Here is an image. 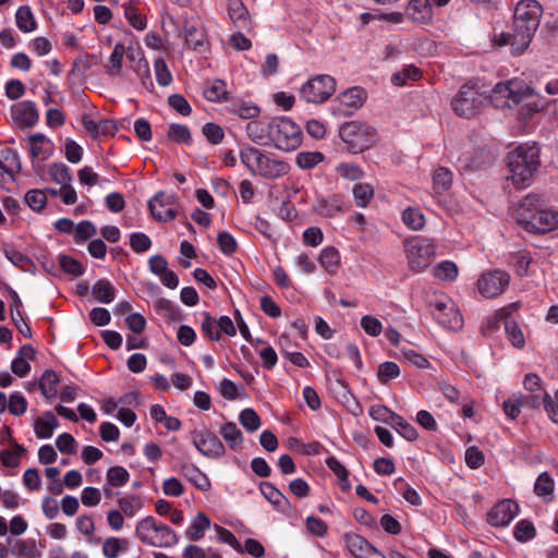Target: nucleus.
Wrapping results in <instances>:
<instances>
[{
    "label": "nucleus",
    "mask_w": 558,
    "mask_h": 558,
    "mask_svg": "<svg viewBox=\"0 0 558 558\" xmlns=\"http://www.w3.org/2000/svg\"><path fill=\"white\" fill-rule=\"evenodd\" d=\"M487 99L485 92H481L475 84L468 83L452 98L451 106L458 116L472 118L482 111ZM489 100L499 109L518 108V118L524 123L546 110L549 105L548 100L520 78L497 83L492 89Z\"/></svg>",
    "instance_id": "1"
},
{
    "label": "nucleus",
    "mask_w": 558,
    "mask_h": 558,
    "mask_svg": "<svg viewBox=\"0 0 558 558\" xmlns=\"http://www.w3.org/2000/svg\"><path fill=\"white\" fill-rule=\"evenodd\" d=\"M543 9L536 0H521L517 3L513 14V33L494 34V46L509 45L513 54H522L531 44L537 31Z\"/></svg>",
    "instance_id": "2"
},
{
    "label": "nucleus",
    "mask_w": 558,
    "mask_h": 558,
    "mask_svg": "<svg viewBox=\"0 0 558 558\" xmlns=\"http://www.w3.org/2000/svg\"><path fill=\"white\" fill-rule=\"evenodd\" d=\"M514 217L529 232L546 233L558 228V211L547 208L536 194H527L517 205Z\"/></svg>",
    "instance_id": "3"
},
{
    "label": "nucleus",
    "mask_w": 558,
    "mask_h": 558,
    "mask_svg": "<svg viewBox=\"0 0 558 558\" xmlns=\"http://www.w3.org/2000/svg\"><path fill=\"white\" fill-rule=\"evenodd\" d=\"M509 179L520 189L527 186L539 167V149L535 144H523L508 154Z\"/></svg>",
    "instance_id": "4"
},
{
    "label": "nucleus",
    "mask_w": 558,
    "mask_h": 558,
    "mask_svg": "<svg viewBox=\"0 0 558 558\" xmlns=\"http://www.w3.org/2000/svg\"><path fill=\"white\" fill-rule=\"evenodd\" d=\"M242 163L252 174L260 175L265 179H278L286 175L290 166L281 159L271 158L255 147H244L240 151Z\"/></svg>",
    "instance_id": "5"
},
{
    "label": "nucleus",
    "mask_w": 558,
    "mask_h": 558,
    "mask_svg": "<svg viewBox=\"0 0 558 558\" xmlns=\"http://www.w3.org/2000/svg\"><path fill=\"white\" fill-rule=\"evenodd\" d=\"M437 245L434 240L413 236L404 243L409 268L414 272L424 271L436 256Z\"/></svg>",
    "instance_id": "6"
},
{
    "label": "nucleus",
    "mask_w": 558,
    "mask_h": 558,
    "mask_svg": "<svg viewBox=\"0 0 558 558\" xmlns=\"http://www.w3.org/2000/svg\"><path fill=\"white\" fill-rule=\"evenodd\" d=\"M135 534L143 544L168 547L174 543V532L154 517H146L136 524Z\"/></svg>",
    "instance_id": "7"
},
{
    "label": "nucleus",
    "mask_w": 558,
    "mask_h": 558,
    "mask_svg": "<svg viewBox=\"0 0 558 558\" xmlns=\"http://www.w3.org/2000/svg\"><path fill=\"white\" fill-rule=\"evenodd\" d=\"M271 145L283 151L296 149L302 144L300 126L287 117L272 118Z\"/></svg>",
    "instance_id": "8"
},
{
    "label": "nucleus",
    "mask_w": 558,
    "mask_h": 558,
    "mask_svg": "<svg viewBox=\"0 0 558 558\" xmlns=\"http://www.w3.org/2000/svg\"><path fill=\"white\" fill-rule=\"evenodd\" d=\"M340 137L348 145V149L353 153H362L371 147L376 141V131L371 125L350 121L340 129Z\"/></svg>",
    "instance_id": "9"
},
{
    "label": "nucleus",
    "mask_w": 558,
    "mask_h": 558,
    "mask_svg": "<svg viewBox=\"0 0 558 558\" xmlns=\"http://www.w3.org/2000/svg\"><path fill=\"white\" fill-rule=\"evenodd\" d=\"M336 90L333 77L327 74L310 78L301 88V96L307 102L322 104Z\"/></svg>",
    "instance_id": "10"
},
{
    "label": "nucleus",
    "mask_w": 558,
    "mask_h": 558,
    "mask_svg": "<svg viewBox=\"0 0 558 558\" xmlns=\"http://www.w3.org/2000/svg\"><path fill=\"white\" fill-rule=\"evenodd\" d=\"M509 283V274L505 270L496 269L483 272L476 281V289L482 296L493 299L502 294Z\"/></svg>",
    "instance_id": "11"
},
{
    "label": "nucleus",
    "mask_w": 558,
    "mask_h": 558,
    "mask_svg": "<svg viewBox=\"0 0 558 558\" xmlns=\"http://www.w3.org/2000/svg\"><path fill=\"white\" fill-rule=\"evenodd\" d=\"M433 315L436 320L448 329H460L463 325V318L454 303L447 296L441 295L433 303Z\"/></svg>",
    "instance_id": "12"
},
{
    "label": "nucleus",
    "mask_w": 558,
    "mask_h": 558,
    "mask_svg": "<svg viewBox=\"0 0 558 558\" xmlns=\"http://www.w3.org/2000/svg\"><path fill=\"white\" fill-rule=\"evenodd\" d=\"M150 216L156 221H170L174 219V195L163 191L158 192L148 201Z\"/></svg>",
    "instance_id": "13"
},
{
    "label": "nucleus",
    "mask_w": 558,
    "mask_h": 558,
    "mask_svg": "<svg viewBox=\"0 0 558 558\" xmlns=\"http://www.w3.org/2000/svg\"><path fill=\"white\" fill-rule=\"evenodd\" d=\"M193 444L202 454L208 458H219L225 454L222 442L208 430L194 432Z\"/></svg>",
    "instance_id": "14"
},
{
    "label": "nucleus",
    "mask_w": 558,
    "mask_h": 558,
    "mask_svg": "<svg viewBox=\"0 0 558 558\" xmlns=\"http://www.w3.org/2000/svg\"><path fill=\"white\" fill-rule=\"evenodd\" d=\"M184 39L189 48L204 52L208 47L207 36L203 23L198 17L192 16L184 25Z\"/></svg>",
    "instance_id": "15"
},
{
    "label": "nucleus",
    "mask_w": 558,
    "mask_h": 558,
    "mask_svg": "<svg viewBox=\"0 0 558 558\" xmlns=\"http://www.w3.org/2000/svg\"><path fill=\"white\" fill-rule=\"evenodd\" d=\"M519 506L511 499L498 502L488 512V522L493 526H507L518 515Z\"/></svg>",
    "instance_id": "16"
},
{
    "label": "nucleus",
    "mask_w": 558,
    "mask_h": 558,
    "mask_svg": "<svg viewBox=\"0 0 558 558\" xmlns=\"http://www.w3.org/2000/svg\"><path fill=\"white\" fill-rule=\"evenodd\" d=\"M271 120H253L246 125V134L251 141L258 145H271Z\"/></svg>",
    "instance_id": "17"
},
{
    "label": "nucleus",
    "mask_w": 558,
    "mask_h": 558,
    "mask_svg": "<svg viewBox=\"0 0 558 558\" xmlns=\"http://www.w3.org/2000/svg\"><path fill=\"white\" fill-rule=\"evenodd\" d=\"M13 119L23 126H33L38 121L36 106L31 100L20 101L12 106Z\"/></svg>",
    "instance_id": "18"
},
{
    "label": "nucleus",
    "mask_w": 558,
    "mask_h": 558,
    "mask_svg": "<svg viewBox=\"0 0 558 558\" xmlns=\"http://www.w3.org/2000/svg\"><path fill=\"white\" fill-rule=\"evenodd\" d=\"M366 99V92L361 87H352L341 93L338 97L341 110L344 114H351L361 108Z\"/></svg>",
    "instance_id": "19"
},
{
    "label": "nucleus",
    "mask_w": 558,
    "mask_h": 558,
    "mask_svg": "<svg viewBox=\"0 0 558 558\" xmlns=\"http://www.w3.org/2000/svg\"><path fill=\"white\" fill-rule=\"evenodd\" d=\"M348 548L355 558H385L381 553L360 535L348 538Z\"/></svg>",
    "instance_id": "20"
},
{
    "label": "nucleus",
    "mask_w": 558,
    "mask_h": 558,
    "mask_svg": "<svg viewBox=\"0 0 558 558\" xmlns=\"http://www.w3.org/2000/svg\"><path fill=\"white\" fill-rule=\"evenodd\" d=\"M407 13L409 17L420 24H427L433 20V11L429 0H411Z\"/></svg>",
    "instance_id": "21"
},
{
    "label": "nucleus",
    "mask_w": 558,
    "mask_h": 558,
    "mask_svg": "<svg viewBox=\"0 0 558 558\" xmlns=\"http://www.w3.org/2000/svg\"><path fill=\"white\" fill-rule=\"evenodd\" d=\"M29 155L32 158L46 160L51 155V142L40 133L33 134L28 137Z\"/></svg>",
    "instance_id": "22"
},
{
    "label": "nucleus",
    "mask_w": 558,
    "mask_h": 558,
    "mask_svg": "<svg viewBox=\"0 0 558 558\" xmlns=\"http://www.w3.org/2000/svg\"><path fill=\"white\" fill-rule=\"evenodd\" d=\"M531 402L532 407H538V396L535 395L531 398H526L523 396H512L508 400L504 402V412L507 417L514 420L519 416L521 412V408Z\"/></svg>",
    "instance_id": "23"
},
{
    "label": "nucleus",
    "mask_w": 558,
    "mask_h": 558,
    "mask_svg": "<svg viewBox=\"0 0 558 558\" xmlns=\"http://www.w3.org/2000/svg\"><path fill=\"white\" fill-rule=\"evenodd\" d=\"M57 427L58 420L50 411L45 412L44 415L36 418L34 423V432L39 439L50 438Z\"/></svg>",
    "instance_id": "24"
},
{
    "label": "nucleus",
    "mask_w": 558,
    "mask_h": 558,
    "mask_svg": "<svg viewBox=\"0 0 558 558\" xmlns=\"http://www.w3.org/2000/svg\"><path fill=\"white\" fill-rule=\"evenodd\" d=\"M508 311L509 308L500 310L499 316L505 317L504 324L508 340L512 343L513 347L521 349L525 344L524 335L517 322L507 318Z\"/></svg>",
    "instance_id": "25"
},
{
    "label": "nucleus",
    "mask_w": 558,
    "mask_h": 558,
    "mask_svg": "<svg viewBox=\"0 0 558 558\" xmlns=\"http://www.w3.org/2000/svg\"><path fill=\"white\" fill-rule=\"evenodd\" d=\"M60 384L59 375L52 369H46L38 381L41 395L47 399H53L58 395Z\"/></svg>",
    "instance_id": "26"
},
{
    "label": "nucleus",
    "mask_w": 558,
    "mask_h": 558,
    "mask_svg": "<svg viewBox=\"0 0 558 558\" xmlns=\"http://www.w3.org/2000/svg\"><path fill=\"white\" fill-rule=\"evenodd\" d=\"M315 211L323 217H335L342 213L340 198L336 195L330 197H320L314 206Z\"/></svg>",
    "instance_id": "27"
},
{
    "label": "nucleus",
    "mask_w": 558,
    "mask_h": 558,
    "mask_svg": "<svg viewBox=\"0 0 558 558\" xmlns=\"http://www.w3.org/2000/svg\"><path fill=\"white\" fill-rule=\"evenodd\" d=\"M16 558H40L41 553L37 549L34 538L17 539L10 549Z\"/></svg>",
    "instance_id": "28"
},
{
    "label": "nucleus",
    "mask_w": 558,
    "mask_h": 558,
    "mask_svg": "<svg viewBox=\"0 0 558 558\" xmlns=\"http://www.w3.org/2000/svg\"><path fill=\"white\" fill-rule=\"evenodd\" d=\"M138 3V1L131 0L123 4L124 16L132 27L143 31L146 28L147 21L146 16L140 11Z\"/></svg>",
    "instance_id": "29"
},
{
    "label": "nucleus",
    "mask_w": 558,
    "mask_h": 558,
    "mask_svg": "<svg viewBox=\"0 0 558 558\" xmlns=\"http://www.w3.org/2000/svg\"><path fill=\"white\" fill-rule=\"evenodd\" d=\"M0 169L11 175L21 171L20 156L15 149L7 147L0 151Z\"/></svg>",
    "instance_id": "30"
},
{
    "label": "nucleus",
    "mask_w": 558,
    "mask_h": 558,
    "mask_svg": "<svg viewBox=\"0 0 558 558\" xmlns=\"http://www.w3.org/2000/svg\"><path fill=\"white\" fill-rule=\"evenodd\" d=\"M96 301L105 304L111 303L116 298V289L108 279L97 280L92 288Z\"/></svg>",
    "instance_id": "31"
},
{
    "label": "nucleus",
    "mask_w": 558,
    "mask_h": 558,
    "mask_svg": "<svg viewBox=\"0 0 558 558\" xmlns=\"http://www.w3.org/2000/svg\"><path fill=\"white\" fill-rule=\"evenodd\" d=\"M554 478L547 472L541 473L534 484V493L538 497L543 498L544 501L548 502L551 501L554 498Z\"/></svg>",
    "instance_id": "32"
},
{
    "label": "nucleus",
    "mask_w": 558,
    "mask_h": 558,
    "mask_svg": "<svg viewBox=\"0 0 558 558\" xmlns=\"http://www.w3.org/2000/svg\"><path fill=\"white\" fill-rule=\"evenodd\" d=\"M210 527V520L209 518L203 513L199 512L196 514V517L192 520L191 524L185 531V535L191 541H198L201 539L205 531Z\"/></svg>",
    "instance_id": "33"
},
{
    "label": "nucleus",
    "mask_w": 558,
    "mask_h": 558,
    "mask_svg": "<svg viewBox=\"0 0 558 558\" xmlns=\"http://www.w3.org/2000/svg\"><path fill=\"white\" fill-rule=\"evenodd\" d=\"M182 475L191 482L193 485H195L198 489L206 492L210 488V481L204 474L201 472L196 466L192 464L183 465L181 469Z\"/></svg>",
    "instance_id": "34"
},
{
    "label": "nucleus",
    "mask_w": 558,
    "mask_h": 558,
    "mask_svg": "<svg viewBox=\"0 0 558 558\" xmlns=\"http://www.w3.org/2000/svg\"><path fill=\"white\" fill-rule=\"evenodd\" d=\"M16 26L23 33H31L37 28V22L28 5H21L15 13Z\"/></svg>",
    "instance_id": "35"
},
{
    "label": "nucleus",
    "mask_w": 558,
    "mask_h": 558,
    "mask_svg": "<svg viewBox=\"0 0 558 558\" xmlns=\"http://www.w3.org/2000/svg\"><path fill=\"white\" fill-rule=\"evenodd\" d=\"M229 111L241 119H254L260 112L257 105L246 100L232 101L229 106Z\"/></svg>",
    "instance_id": "36"
},
{
    "label": "nucleus",
    "mask_w": 558,
    "mask_h": 558,
    "mask_svg": "<svg viewBox=\"0 0 558 558\" xmlns=\"http://www.w3.org/2000/svg\"><path fill=\"white\" fill-rule=\"evenodd\" d=\"M204 97L213 102H222L228 100L227 84L225 81L215 80L204 88Z\"/></svg>",
    "instance_id": "37"
},
{
    "label": "nucleus",
    "mask_w": 558,
    "mask_h": 558,
    "mask_svg": "<svg viewBox=\"0 0 558 558\" xmlns=\"http://www.w3.org/2000/svg\"><path fill=\"white\" fill-rule=\"evenodd\" d=\"M402 222L413 231H420L425 226V216L424 214L416 207H408L402 211L401 215Z\"/></svg>",
    "instance_id": "38"
},
{
    "label": "nucleus",
    "mask_w": 558,
    "mask_h": 558,
    "mask_svg": "<svg viewBox=\"0 0 558 558\" xmlns=\"http://www.w3.org/2000/svg\"><path fill=\"white\" fill-rule=\"evenodd\" d=\"M352 194L355 205L366 208L375 196V190L369 183H356L352 189Z\"/></svg>",
    "instance_id": "39"
},
{
    "label": "nucleus",
    "mask_w": 558,
    "mask_h": 558,
    "mask_svg": "<svg viewBox=\"0 0 558 558\" xmlns=\"http://www.w3.org/2000/svg\"><path fill=\"white\" fill-rule=\"evenodd\" d=\"M452 172L444 167L435 170L433 174V190L436 194L440 195L447 192L452 184Z\"/></svg>",
    "instance_id": "40"
},
{
    "label": "nucleus",
    "mask_w": 558,
    "mask_h": 558,
    "mask_svg": "<svg viewBox=\"0 0 558 558\" xmlns=\"http://www.w3.org/2000/svg\"><path fill=\"white\" fill-rule=\"evenodd\" d=\"M125 53L124 45L118 43L109 57V63L105 65L106 73L110 76L120 74L122 69L123 57Z\"/></svg>",
    "instance_id": "41"
},
{
    "label": "nucleus",
    "mask_w": 558,
    "mask_h": 558,
    "mask_svg": "<svg viewBox=\"0 0 558 558\" xmlns=\"http://www.w3.org/2000/svg\"><path fill=\"white\" fill-rule=\"evenodd\" d=\"M129 542L125 538L108 537L102 545V554L106 558H118L121 551H126Z\"/></svg>",
    "instance_id": "42"
},
{
    "label": "nucleus",
    "mask_w": 558,
    "mask_h": 558,
    "mask_svg": "<svg viewBox=\"0 0 558 558\" xmlns=\"http://www.w3.org/2000/svg\"><path fill=\"white\" fill-rule=\"evenodd\" d=\"M13 450L2 449L0 451V461L7 468H16L20 464L21 456L24 453L25 448L12 440Z\"/></svg>",
    "instance_id": "43"
},
{
    "label": "nucleus",
    "mask_w": 558,
    "mask_h": 558,
    "mask_svg": "<svg viewBox=\"0 0 558 558\" xmlns=\"http://www.w3.org/2000/svg\"><path fill=\"white\" fill-rule=\"evenodd\" d=\"M319 263L329 274H335L340 263V254L332 246L325 247L319 255Z\"/></svg>",
    "instance_id": "44"
},
{
    "label": "nucleus",
    "mask_w": 558,
    "mask_h": 558,
    "mask_svg": "<svg viewBox=\"0 0 558 558\" xmlns=\"http://www.w3.org/2000/svg\"><path fill=\"white\" fill-rule=\"evenodd\" d=\"M228 14L236 26H245L248 12L241 0H229Z\"/></svg>",
    "instance_id": "45"
},
{
    "label": "nucleus",
    "mask_w": 558,
    "mask_h": 558,
    "mask_svg": "<svg viewBox=\"0 0 558 558\" xmlns=\"http://www.w3.org/2000/svg\"><path fill=\"white\" fill-rule=\"evenodd\" d=\"M129 480L130 473L123 466L114 465L107 470L106 482L108 486L121 487L124 486Z\"/></svg>",
    "instance_id": "46"
},
{
    "label": "nucleus",
    "mask_w": 558,
    "mask_h": 558,
    "mask_svg": "<svg viewBox=\"0 0 558 558\" xmlns=\"http://www.w3.org/2000/svg\"><path fill=\"white\" fill-rule=\"evenodd\" d=\"M50 179L62 186L72 181L70 168L63 162H53L48 168Z\"/></svg>",
    "instance_id": "47"
},
{
    "label": "nucleus",
    "mask_w": 558,
    "mask_h": 558,
    "mask_svg": "<svg viewBox=\"0 0 558 558\" xmlns=\"http://www.w3.org/2000/svg\"><path fill=\"white\" fill-rule=\"evenodd\" d=\"M220 435L226 440V442L229 445V447L233 450L236 449L243 441L241 430L232 422L226 423L220 428Z\"/></svg>",
    "instance_id": "48"
},
{
    "label": "nucleus",
    "mask_w": 558,
    "mask_h": 558,
    "mask_svg": "<svg viewBox=\"0 0 558 558\" xmlns=\"http://www.w3.org/2000/svg\"><path fill=\"white\" fill-rule=\"evenodd\" d=\"M324 160V155L319 151H300L295 157L299 168L308 170L317 166Z\"/></svg>",
    "instance_id": "49"
},
{
    "label": "nucleus",
    "mask_w": 558,
    "mask_h": 558,
    "mask_svg": "<svg viewBox=\"0 0 558 558\" xmlns=\"http://www.w3.org/2000/svg\"><path fill=\"white\" fill-rule=\"evenodd\" d=\"M24 201L32 210L40 213L47 204L46 192L39 189L29 190L26 192Z\"/></svg>",
    "instance_id": "50"
},
{
    "label": "nucleus",
    "mask_w": 558,
    "mask_h": 558,
    "mask_svg": "<svg viewBox=\"0 0 558 558\" xmlns=\"http://www.w3.org/2000/svg\"><path fill=\"white\" fill-rule=\"evenodd\" d=\"M400 376V367L395 362H384L378 365L377 378L380 384L387 385L390 380Z\"/></svg>",
    "instance_id": "51"
},
{
    "label": "nucleus",
    "mask_w": 558,
    "mask_h": 558,
    "mask_svg": "<svg viewBox=\"0 0 558 558\" xmlns=\"http://www.w3.org/2000/svg\"><path fill=\"white\" fill-rule=\"evenodd\" d=\"M421 77V71L413 66H407L391 76V83L396 86H404L409 82L417 81Z\"/></svg>",
    "instance_id": "52"
},
{
    "label": "nucleus",
    "mask_w": 558,
    "mask_h": 558,
    "mask_svg": "<svg viewBox=\"0 0 558 558\" xmlns=\"http://www.w3.org/2000/svg\"><path fill=\"white\" fill-rule=\"evenodd\" d=\"M97 233L96 227L89 220L80 221L74 229V242L82 244Z\"/></svg>",
    "instance_id": "53"
},
{
    "label": "nucleus",
    "mask_w": 558,
    "mask_h": 558,
    "mask_svg": "<svg viewBox=\"0 0 558 558\" xmlns=\"http://www.w3.org/2000/svg\"><path fill=\"white\" fill-rule=\"evenodd\" d=\"M119 511L129 518L134 517L142 508L143 504L137 496H124L118 499Z\"/></svg>",
    "instance_id": "54"
},
{
    "label": "nucleus",
    "mask_w": 558,
    "mask_h": 558,
    "mask_svg": "<svg viewBox=\"0 0 558 558\" xmlns=\"http://www.w3.org/2000/svg\"><path fill=\"white\" fill-rule=\"evenodd\" d=\"M434 276L445 281H453L458 277V267L453 262H441L434 268Z\"/></svg>",
    "instance_id": "55"
},
{
    "label": "nucleus",
    "mask_w": 558,
    "mask_h": 558,
    "mask_svg": "<svg viewBox=\"0 0 558 558\" xmlns=\"http://www.w3.org/2000/svg\"><path fill=\"white\" fill-rule=\"evenodd\" d=\"M536 534L535 527L531 521L521 520L519 521L513 531V535L517 541L525 543L534 538Z\"/></svg>",
    "instance_id": "56"
},
{
    "label": "nucleus",
    "mask_w": 558,
    "mask_h": 558,
    "mask_svg": "<svg viewBox=\"0 0 558 558\" xmlns=\"http://www.w3.org/2000/svg\"><path fill=\"white\" fill-rule=\"evenodd\" d=\"M337 173L350 181H357L364 177V171L355 163L341 162L336 168Z\"/></svg>",
    "instance_id": "57"
},
{
    "label": "nucleus",
    "mask_w": 558,
    "mask_h": 558,
    "mask_svg": "<svg viewBox=\"0 0 558 558\" xmlns=\"http://www.w3.org/2000/svg\"><path fill=\"white\" fill-rule=\"evenodd\" d=\"M400 356L404 362L413 365L416 368L425 369L429 367L428 360L412 349L402 348L400 350Z\"/></svg>",
    "instance_id": "58"
},
{
    "label": "nucleus",
    "mask_w": 558,
    "mask_h": 558,
    "mask_svg": "<svg viewBox=\"0 0 558 558\" xmlns=\"http://www.w3.org/2000/svg\"><path fill=\"white\" fill-rule=\"evenodd\" d=\"M59 264L64 272L75 277L82 276L85 271L81 262L68 255H59Z\"/></svg>",
    "instance_id": "59"
},
{
    "label": "nucleus",
    "mask_w": 558,
    "mask_h": 558,
    "mask_svg": "<svg viewBox=\"0 0 558 558\" xmlns=\"http://www.w3.org/2000/svg\"><path fill=\"white\" fill-rule=\"evenodd\" d=\"M403 438L413 441L417 438L418 434L416 428L404 421L400 415L396 416L391 425Z\"/></svg>",
    "instance_id": "60"
},
{
    "label": "nucleus",
    "mask_w": 558,
    "mask_h": 558,
    "mask_svg": "<svg viewBox=\"0 0 558 558\" xmlns=\"http://www.w3.org/2000/svg\"><path fill=\"white\" fill-rule=\"evenodd\" d=\"M7 258L23 271H32L35 268L33 260L16 250L5 252Z\"/></svg>",
    "instance_id": "61"
},
{
    "label": "nucleus",
    "mask_w": 558,
    "mask_h": 558,
    "mask_svg": "<svg viewBox=\"0 0 558 558\" xmlns=\"http://www.w3.org/2000/svg\"><path fill=\"white\" fill-rule=\"evenodd\" d=\"M240 423L248 432H255L260 427V417L253 409H244L239 416Z\"/></svg>",
    "instance_id": "62"
},
{
    "label": "nucleus",
    "mask_w": 558,
    "mask_h": 558,
    "mask_svg": "<svg viewBox=\"0 0 558 558\" xmlns=\"http://www.w3.org/2000/svg\"><path fill=\"white\" fill-rule=\"evenodd\" d=\"M8 410L12 415H23L27 410L26 398L19 391L13 392L8 402Z\"/></svg>",
    "instance_id": "63"
},
{
    "label": "nucleus",
    "mask_w": 558,
    "mask_h": 558,
    "mask_svg": "<svg viewBox=\"0 0 558 558\" xmlns=\"http://www.w3.org/2000/svg\"><path fill=\"white\" fill-rule=\"evenodd\" d=\"M538 401L539 404L544 405L550 421L558 424V401L546 391L543 392L542 397L538 396Z\"/></svg>",
    "instance_id": "64"
}]
</instances>
